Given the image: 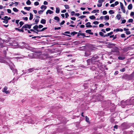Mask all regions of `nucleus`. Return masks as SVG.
I'll use <instances>...</instances> for the list:
<instances>
[{"mask_svg":"<svg viewBox=\"0 0 134 134\" xmlns=\"http://www.w3.org/2000/svg\"><path fill=\"white\" fill-rule=\"evenodd\" d=\"M99 58V57L97 55H94L91 59H92L93 62L94 63V62H97L98 63L97 64V65L98 68L100 67H102L103 66L102 63L100 62H99V60L96 61V60Z\"/></svg>","mask_w":134,"mask_h":134,"instance_id":"f257e3e1","label":"nucleus"},{"mask_svg":"<svg viewBox=\"0 0 134 134\" xmlns=\"http://www.w3.org/2000/svg\"><path fill=\"white\" fill-rule=\"evenodd\" d=\"M113 52L114 53V55H119V52L118 48L116 46L113 48V49L111 50V53Z\"/></svg>","mask_w":134,"mask_h":134,"instance_id":"f03ea898","label":"nucleus"},{"mask_svg":"<svg viewBox=\"0 0 134 134\" xmlns=\"http://www.w3.org/2000/svg\"><path fill=\"white\" fill-rule=\"evenodd\" d=\"M98 97L96 95H93L92 97V98L91 99V101L93 102H96L98 101L99 100V99L97 98Z\"/></svg>","mask_w":134,"mask_h":134,"instance_id":"7ed1b4c3","label":"nucleus"},{"mask_svg":"<svg viewBox=\"0 0 134 134\" xmlns=\"http://www.w3.org/2000/svg\"><path fill=\"white\" fill-rule=\"evenodd\" d=\"M130 77H131L130 75L126 74L124 75L122 77V79L126 80H129Z\"/></svg>","mask_w":134,"mask_h":134,"instance_id":"20e7f679","label":"nucleus"},{"mask_svg":"<svg viewBox=\"0 0 134 134\" xmlns=\"http://www.w3.org/2000/svg\"><path fill=\"white\" fill-rule=\"evenodd\" d=\"M32 25V24H25L23 26V28H24V29L28 28L29 29H30L31 28V26Z\"/></svg>","mask_w":134,"mask_h":134,"instance_id":"39448f33","label":"nucleus"},{"mask_svg":"<svg viewBox=\"0 0 134 134\" xmlns=\"http://www.w3.org/2000/svg\"><path fill=\"white\" fill-rule=\"evenodd\" d=\"M2 41L3 42H4L3 40H2L1 39V40H0V42ZM0 46L1 48H4L3 49H6V50H8V49L7 47L3 45V43L2 42H0Z\"/></svg>","mask_w":134,"mask_h":134,"instance_id":"423d86ee","label":"nucleus"},{"mask_svg":"<svg viewBox=\"0 0 134 134\" xmlns=\"http://www.w3.org/2000/svg\"><path fill=\"white\" fill-rule=\"evenodd\" d=\"M115 44L109 43L108 44V47L109 48H113L114 47H115Z\"/></svg>","mask_w":134,"mask_h":134,"instance_id":"0eeeda50","label":"nucleus"},{"mask_svg":"<svg viewBox=\"0 0 134 134\" xmlns=\"http://www.w3.org/2000/svg\"><path fill=\"white\" fill-rule=\"evenodd\" d=\"M86 62H87V65H90L91 64H93L94 63L91 58V59H89L87 60Z\"/></svg>","mask_w":134,"mask_h":134,"instance_id":"6e6552de","label":"nucleus"},{"mask_svg":"<svg viewBox=\"0 0 134 134\" xmlns=\"http://www.w3.org/2000/svg\"><path fill=\"white\" fill-rule=\"evenodd\" d=\"M7 88H8L7 87H5L3 89L2 92H5L6 94H9L10 93V92L8 91H7Z\"/></svg>","mask_w":134,"mask_h":134,"instance_id":"1a4fd4ad","label":"nucleus"},{"mask_svg":"<svg viewBox=\"0 0 134 134\" xmlns=\"http://www.w3.org/2000/svg\"><path fill=\"white\" fill-rule=\"evenodd\" d=\"M0 62L5 63L7 65L9 64V63L6 61L3 58H0Z\"/></svg>","mask_w":134,"mask_h":134,"instance_id":"9d476101","label":"nucleus"},{"mask_svg":"<svg viewBox=\"0 0 134 134\" xmlns=\"http://www.w3.org/2000/svg\"><path fill=\"white\" fill-rule=\"evenodd\" d=\"M96 96L98 97V99L99 98V101H100L103 99V98H104V97L102 96L101 94H99L98 95H96Z\"/></svg>","mask_w":134,"mask_h":134,"instance_id":"9b49d317","label":"nucleus"},{"mask_svg":"<svg viewBox=\"0 0 134 134\" xmlns=\"http://www.w3.org/2000/svg\"><path fill=\"white\" fill-rule=\"evenodd\" d=\"M121 127L122 129H126V123H123L121 125Z\"/></svg>","mask_w":134,"mask_h":134,"instance_id":"f8f14e48","label":"nucleus"},{"mask_svg":"<svg viewBox=\"0 0 134 134\" xmlns=\"http://www.w3.org/2000/svg\"><path fill=\"white\" fill-rule=\"evenodd\" d=\"M104 103L108 106H109L110 104H111V101L109 100H107V101H105Z\"/></svg>","mask_w":134,"mask_h":134,"instance_id":"ddd939ff","label":"nucleus"},{"mask_svg":"<svg viewBox=\"0 0 134 134\" xmlns=\"http://www.w3.org/2000/svg\"><path fill=\"white\" fill-rule=\"evenodd\" d=\"M24 28H23L22 27L21 29H20L17 28H15V29L16 30H18L20 32H24L23 30V29Z\"/></svg>","mask_w":134,"mask_h":134,"instance_id":"4468645a","label":"nucleus"},{"mask_svg":"<svg viewBox=\"0 0 134 134\" xmlns=\"http://www.w3.org/2000/svg\"><path fill=\"white\" fill-rule=\"evenodd\" d=\"M91 23L90 22H88L85 24L87 27H92V26L91 25Z\"/></svg>","mask_w":134,"mask_h":134,"instance_id":"2eb2a0df","label":"nucleus"},{"mask_svg":"<svg viewBox=\"0 0 134 134\" xmlns=\"http://www.w3.org/2000/svg\"><path fill=\"white\" fill-rule=\"evenodd\" d=\"M85 56L86 57H88L89 55H91V53L89 52H85Z\"/></svg>","mask_w":134,"mask_h":134,"instance_id":"dca6fc26","label":"nucleus"},{"mask_svg":"<svg viewBox=\"0 0 134 134\" xmlns=\"http://www.w3.org/2000/svg\"><path fill=\"white\" fill-rule=\"evenodd\" d=\"M57 71L58 73L59 74H62L63 73V72L62 71L61 69L60 68H57Z\"/></svg>","mask_w":134,"mask_h":134,"instance_id":"f3484780","label":"nucleus"},{"mask_svg":"<svg viewBox=\"0 0 134 134\" xmlns=\"http://www.w3.org/2000/svg\"><path fill=\"white\" fill-rule=\"evenodd\" d=\"M91 30H87L85 32L86 33H88L90 35H93V33L92 32H91Z\"/></svg>","mask_w":134,"mask_h":134,"instance_id":"a211bd4d","label":"nucleus"},{"mask_svg":"<svg viewBox=\"0 0 134 134\" xmlns=\"http://www.w3.org/2000/svg\"><path fill=\"white\" fill-rule=\"evenodd\" d=\"M53 13V12L51 10H48L46 12V14H48V13H49L50 14H52Z\"/></svg>","mask_w":134,"mask_h":134,"instance_id":"6ab92c4d","label":"nucleus"},{"mask_svg":"<svg viewBox=\"0 0 134 134\" xmlns=\"http://www.w3.org/2000/svg\"><path fill=\"white\" fill-rule=\"evenodd\" d=\"M40 22L42 24H45L46 23V21L45 19H42L41 20Z\"/></svg>","mask_w":134,"mask_h":134,"instance_id":"aec40b11","label":"nucleus"},{"mask_svg":"<svg viewBox=\"0 0 134 134\" xmlns=\"http://www.w3.org/2000/svg\"><path fill=\"white\" fill-rule=\"evenodd\" d=\"M113 31H111V32H110L109 33H108L107 34H106L105 35V36L107 37L108 36H110L111 35L113 34Z\"/></svg>","mask_w":134,"mask_h":134,"instance_id":"412c9836","label":"nucleus"},{"mask_svg":"<svg viewBox=\"0 0 134 134\" xmlns=\"http://www.w3.org/2000/svg\"><path fill=\"white\" fill-rule=\"evenodd\" d=\"M132 4H130L128 6L127 8L129 10H130L132 9Z\"/></svg>","mask_w":134,"mask_h":134,"instance_id":"4be33fe9","label":"nucleus"},{"mask_svg":"<svg viewBox=\"0 0 134 134\" xmlns=\"http://www.w3.org/2000/svg\"><path fill=\"white\" fill-rule=\"evenodd\" d=\"M129 48H130V47L124 48L123 49V51H124V52H127L129 50Z\"/></svg>","mask_w":134,"mask_h":134,"instance_id":"5701e85b","label":"nucleus"},{"mask_svg":"<svg viewBox=\"0 0 134 134\" xmlns=\"http://www.w3.org/2000/svg\"><path fill=\"white\" fill-rule=\"evenodd\" d=\"M35 70V69H34V68H31L29 69H28V71H29V72H32L34 71V70Z\"/></svg>","mask_w":134,"mask_h":134,"instance_id":"b1692460","label":"nucleus"},{"mask_svg":"<svg viewBox=\"0 0 134 134\" xmlns=\"http://www.w3.org/2000/svg\"><path fill=\"white\" fill-rule=\"evenodd\" d=\"M116 17L118 20H120L121 18V15L120 14H118Z\"/></svg>","mask_w":134,"mask_h":134,"instance_id":"393cba45","label":"nucleus"},{"mask_svg":"<svg viewBox=\"0 0 134 134\" xmlns=\"http://www.w3.org/2000/svg\"><path fill=\"white\" fill-rule=\"evenodd\" d=\"M77 34V32L75 31H73L70 33V34L72 36H73Z\"/></svg>","mask_w":134,"mask_h":134,"instance_id":"a878e982","label":"nucleus"},{"mask_svg":"<svg viewBox=\"0 0 134 134\" xmlns=\"http://www.w3.org/2000/svg\"><path fill=\"white\" fill-rule=\"evenodd\" d=\"M90 70H92V71H94L96 69V68L94 66H92L90 68Z\"/></svg>","mask_w":134,"mask_h":134,"instance_id":"bb28decb","label":"nucleus"},{"mask_svg":"<svg viewBox=\"0 0 134 134\" xmlns=\"http://www.w3.org/2000/svg\"><path fill=\"white\" fill-rule=\"evenodd\" d=\"M99 12V10L98 9H94L92 11L91 13H95L96 12L98 13Z\"/></svg>","mask_w":134,"mask_h":134,"instance_id":"cd10ccee","label":"nucleus"},{"mask_svg":"<svg viewBox=\"0 0 134 134\" xmlns=\"http://www.w3.org/2000/svg\"><path fill=\"white\" fill-rule=\"evenodd\" d=\"M54 19L55 20H57V21L58 22H59L60 21V19L59 18V17L58 16H56L54 18Z\"/></svg>","mask_w":134,"mask_h":134,"instance_id":"c85d7f7f","label":"nucleus"},{"mask_svg":"<svg viewBox=\"0 0 134 134\" xmlns=\"http://www.w3.org/2000/svg\"><path fill=\"white\" fill-rule=\"evenodd\" d=\"M30 17L29 18V20H31L33 18V15L31 13H30Z\"/></svg>","mask_w":134,"mask_h":134,"instance_id":"c756f323","label":"nucleus"},{"mask_svg":"<svg viewBox=\"0 0 134 134\" xmlns=\"http://www.w3.org/2000/svg\"><path fill=\"white\" fill-rule=\"evenodd\" d=\"M60 12V9L58 8L57 7L56 8V13H59Z\"/></svg>","mask_w":134,"mask_h":134,"instance_id":"7c9ffc66","label":"nucleus"},{"mask_svg":"<svg viewBox=\"0 0 134 134\" xmlns=\"http://www.w3.org/2000/svg\"><path fill=\"white\" fill-rule=\"evenodd\" d=\"M38 28V26L37 25H36L34 26L33 27V29L34 30H37Z\"/></svg>","mask_w":134,"mask_h":134,"instance_id":"2f4dec72","label":"nucleus"},{"mask_svg":"<svg viewBox=\"0 0 134 134\" xmlns=\"http://www.w3.org/2000/svg\"><path fill=\"white\" fill-rule=\"evenodd\" d=\"M99 34L100 36H101L102 37H106L105 36V35H104L103 33L102 32H99Z\"/></svg>","mask_w":134,"mask_h":134,"instance_id":"473e14b6","label":"nucleus"},{"mask_svg":"<svg viewBox=\"0 0 134 134\" xmlns=\"http://www.w3.org/2000/svg\"><path fill=\"white\" fill-rule=\"evenodd\" d=\"M43 8H44V10L46 9L47 7L45 5H42L41 6V9H43Z\"/></svg>","mask_w":134,"mask_h":134,"instance_id":"72a5a7b5","label":"nucleus"},{"mask_svg":"<svg viewBox=\"0 0 134 134\" xmlns=\"http://www.w3.org/2000/svg\"><path fill=\"white\" fill-rule=\"evenodd\" d=\"M89 18L90 19L93 20L95 19L96 17L94 15H93L90 16Z\"/></svg>","mask_w":134,"mask_h":134,"instance_id":"f704fd0d","label":"nucleus"},{"mask_svg":"<svg viewBox=\"0 0 134 134\" xmlns=\"http://www.w3.org/2000/svg\"><path fill=\"white\" fill-rule=\"evenodd\" d=\"M109 16L108 15H107L104 16V19L105 20H109Z\"/></svg>","mask_w":134,"mask_h":134,"instance_id":"c9c22d12","label":"nucleus"},{"mask_svg":"<svg viewBox=\"0 0 134 134\" xmlns=\"http://www.w3.org/2000/svg\"><path fill=\"white\" fill-rule=\"evenodd\" d=\"M31 8V7H24V9L27 10V11H29Z\"/></svg>","mask_w":134,"mask_h":134,"instance_id":"e433bc0d","label":"nucleus"},{"mask_svg":"<svg viewBox=\"0 0 134 134\" xmlns=\"http://www.w3.org/2000/svg\"><path fill=\"white\" fill-rule=\"evenodd\" d=\"M118 58L120 60H124L125 59V57H118Z\"/></svg>","mask_w":134,"mask_h":134,"instance_id":"4c0bfd02","label":"nucleus"},{"mask_svg":"<svg viewBox=\"0 0 134 134\" xmlns=\"http://www.w3.org/2000/svg\"><path fill=\"white\" fill-rule=\"evenodd\" d=\"M109 12V13L111 14H114V12L113 10H110Z\"/></svg>","mask_w":134,"mask_h":134,"instance_id":"58836bf2","label":"nucleus"},{"mask_svg":"<svg viewBox=\"0 0 134 134\" xmlns=\"http://www.w3.org/2000/svg\"><path fill=\"white\" fill-rule=\"evenodd\" d=\"M31 3V2L29 0H28L26 2V4L28 5H30Z\"/></svg>","mask_w":134,"mask_h":134,"instance_id":"ea45409f","label":"nucleus"},{"mask_svg":"<svg viewBox=\"0 0 134 134\" xmlns=\"http://www.w3.org/2000/svg\"><path fill=\"white\" fill-rule=\"evenodd\" d=\"M13 10L15 12H17L19 11V10L16 8H13Z\"/></svg>","mask_w":134,"mask_h":134,"instance_id":"a19ab883","label":"nucleus"},{"mask_svg":"<svg viewBox=\"0 0 134 134\" xmlns=\"http://www.w3.org/2000/svg\"><path fill=\"white\" fill-rule=\"evenodd\" d=\"M30 31H31L33 32L34 33H35L36 34H38V32H36V31H35V30H34L33 29H30Z\"/></svg>","mask_w":134,"mask_h":134,"instance_id":"79ce46f5","label":"nucleus"},{"mask_svg":"<svg viewBox=\"0 0 134 134\" xmlns=\"http://www.w3.org/2000/svg\"><path fill=\"white\" fill-rule=\"evenodd\" d=\"M104 1V0H99L98 1V3L100 4H102V3Z\"/></svg>","mask_w":134,"mask_h":134,"instance_id":"37998d69","label":"nucleus"},{"mask_svg":"<svg viewBox=\"0 0 134 134\" xmlns=\"http://www.w3.org/2000/svg\"><path fill=\"white\" fill-rule=\"evenodd\" d=\"M19 24L20 25V27L24 24V23L22 21H21L19 22Z\"/></svg>","mask_w":134,"mask_h":134,"instance_id":"c03bdc74","label":"nucleus"},{"mask_svg":"<svg viewBox=\"0 0 134 134\" xmlns=\"http://www.w3.org/2000/svg\"><path fill=\"white\" fill-rule=\"evenodd\" d=\"M44 11V10H40V11H38V13L39 14H42Z\"/></svg>","mask_w":134,"mask_h":134,"instance_id":"a18cd8bd","label":"nucleus"},{"mask_svg":"<svg viewBox=\"0 0 134 134\" xmlns=\"http://www.w3.org/2000/svg\"><path fill=\"white\" fill-rule=\"evenodd\" d=\"M64 6L65 8L66 9H68L69 8V5L67 4H65L64 5Z\"/></svg>","mask_w":134,"mask_h":134,"instance_id":"49530a36","label":"nucleus"},{"mask_svg":"<svg viewBox=\"0 0 134 134\" xmlns=\"http://www.w3.org/2000/svg\"><path fill=\"white\" fill-rule=\"evenodd\" d=\"M5 49V50H3V53L4 54V56L5 57H6V54H7V52H6V51H5L6 49Z\"/></svg>","mask_w":134,"mask_h":134,"instance_id":"de8ad7c7","label":"nucleus"},{"mask_svg":"<svg viewBox=\"0 0 134 134\" xmlns=\"http://www.w3.org/2000/svg\"><path fill=\"white\" fill-rule=\"evenodd\" d=\"M39 21V20L38 19H36L35 20V22L36 24H37Z\"/></svg>","mask_w":134,"mask_h":134,"instance_id":"09e8293b","label":"nucleus"},{"mask_svg":"<svg viewBox=\"0 0 134 134\" xmlns=\"http://www.w3.org/2000/svg\"><path fill=\"white\" fill-rule=\"evenodd\" d=\"M99 23V22L97 21H94L93 23V24L95 25H97Z\"/></svg>","mask_w":134,"mask_h":134,"instance_id":"8fccbe9b","label":"nucleus"},{"mask_svg":"<svg viewBox=\"0 0 134 134\" xmlns=\"http://www.w3.org/2000/svg\"><path fill=\"white\" fill-rule=\"evenodd\" d=\"M133 21V20L132 19H129L128 21V22L129 23H132Z\"/></svg>","mask_w":134,"mask_h":134,"instance_id":"3c124183","label":"nucleus"},{"mask_svg":"<svg viewBox=\"0 0 134 134\" xmlns=\"http://www.w3.org/2000/svg\"><path fill=\"white\" fill-rule=\"evenodd\" d=\"M54 37L55 38H58V39H59L61 38V37L60 36H54Z\"/></svg>","mask_w":134,"mask_h":134,"instance_id":"603ef678","label":"nucleus"},{"mask_svg":"<svg viewBox=\"0 0 134 134\" xmlns=\"http://www.w3.org/2000/svg\"><path fill=\"white\" fill-rule=\"evenodd\" d=\"M120 7L121 9L123 8V7H124L123 4L121 2H120Z\"/></svg>","mask_w":134,"mask_h":134,"instance_id":"864d4df0","label":"nucleus"},{"mask_svg":"<svg viewBox=\"0 0 134 134\" xmlns=\"http://www.w3.org/2000/svg\"><path fill=\"white\" fill-rule=\"evenodd\" d=\"M115 120L113 118H111L110 119V121L112 123Z\"/></svg>","mask_w":134,"mask_h":134,"instance_id":"5fc2aeb1","label":"nucleus"},{"mask_svg":"<svg viewBox=\"0 0 134 134\" xmlns=\"http://www.w3.org/2000/svg\"><path fill=\"white\" fill-rule=\"evenodd\" d=\"M125 68H123L121 69L120 70V71L121 72H123L125 71Z\"/></svg>","mask_w":134,"mask_h":134,"instance_id":"6e6d98bb","label":"nucleus"},{"mask_svg":"<svg viewBox=\"0 0 134 134\" xmlns=\"http://www.w3.org/2000/svg\"><path fill=\"white\" fill-rule=\"evenodd\" d=\"M80 35L82 36H83V37L84 38L85 37V35L84 33H80Z\"/></svg>","mask_w":134,"mask_h":134,"instance_id":"4d7b16f0","label":"nucleus"},{"mask_svg":"<svg viewBox=\"0 0 134 134\" xmlns=\"http://www.w3.org/2000/svg\"><path fill=\"white\" fill-rule=\"evenodd\" d=\"M86 120L87 122H88L89 121V119L87 116H85Z\"/></svg>","mask_w":134,"mask_h":134,"instance_id":"13d9d810","label":"nucleus"},{"mask_svg":"<svg viewBox=\"0 0 134 134\" xmlns=\"http://www.w3.org/2000/svg\"><path fill=\"white\" fill-rule=\"evenodd\" d=\"M34 4L35 5H38L39 4V3L38 2H35L34 3Z\"/></svg>","mask_w":134,"mask_h":134,"instance_id":"bf43d9fd","label":"nucleus"},{"mask_svg":"<svg viewBox=\"0 0 134 134\" xmlns=\"http://www.w3.org/2000/svg\"><path fill=\"white\" fill-rule=\"evenodd\" d=\"M121 9L122 10L123 12L124 13H125L126 12V11L125 9V7H124L123 8Z\"/></svg>","mask_w":134,"mask_h":134,"instance_id":"052dcab7","label":"nucleus"},{"mask_svg":"<svg viewBox=\"0 0 134 134\" xmlns=\"http://www.w3.org/2000/svg\"><path fill=\"white\" fill-rule=\"evenodd\" d=\"M126 20L125 19H123L122 20V22L121 23V24H124V23H126Z\"/></svg>","mask_w":134,"mask_h":134,"instance_id":"680f3d73","label":"nucleus"},{"mask_svg":"<svg viewBox=\"0 0 134 134\" xmlns=\"http://www.w3.org/2000/svg\"><path fill=\"white\" fill-rule=\"evenodd\" d=\"M5 100V99L4 98H0V101L2 102H3V101Z\"/></svg>","mask_w":134,"mask_h":134,"instance_id":"e2e57ef3","label":"nucleus"},{"mask_svg":"<svg viewBox=\"0 0 134 134\" xmlns=\"http://www.w3.org/2000/svg\"><path fill=\"white\" fill-rule=\"evenodd\" d=\"M75 13L74 11H72L71 12V15L72 16H73L74 15H75Z\"/></svg>","mask_w":134,"mask_h":134,"instance_id":"0e129e2a","label":"nucleus"},{"mask_svg":"<svg viewBox=\"0 0 134 134\" xmlns=\"http://www.w3.org/2000/svg\"><path fill=\"white\" fill-rule=\"evenodd\" d=\"M121 37L122 38H125V35L124 34H122L121 35Z\"/></svg>","mask_w":134,"mask_h":134,"instance_id":"69168bd1","label":"nucleus"},{"mask_svg":"<svg viewBox=\"0 0 134 134\" xmlns=\"http://www.w3.org/2000/svg\"><path fill=\"white\" fill-rule=\"evenodd\" d=\"M8 21L7 20H5L4 21H3V23H5L6 24L8 23Z\"/></svg>","mask_w":134,"mask_h":134,"instance_id":"338daca9","label":"nucleus"},{"mask_svg":"<svg viewBox=\"0 0 134 134\" xmlns=\"http://www.w3.org/2000/svg\"><path fill=\"white\" fill-rule=\"evenodd\" d=\"M38 26V28L39 29L42 28L43 27V26L41 25H39Z\"/></svg>","mask_w":134,"mask_h":134,"instance_id":"774afa93","label":"nucleus"}]
</instances>
